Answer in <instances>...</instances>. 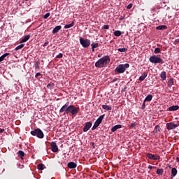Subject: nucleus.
<instances>
[{
	"instance_id": "f257e3e1",
	"label": "nucleus",
	"mask_w": 179,
	"mask_h": 179,
	"mask_svg": "<svg viewBox=\"0 0 179 179\" xmlns=\"http://www.w3.org/2000/svg\"><path fill=\"white\" fill-rule=\"evenodd\" d=\"M59 113H64V115L66 114L76 115L79 113V108L76 107L74 105L69 106V102H67L60 108Z\"/></svg>"
},
{
	"instance_id": "f03ea898",
	"label": "nucleus",
	"mask_w": 179,
	"mask_h": 179,
	"mask_svg": "<svg viewBox=\"0 0 179 179\" xmlns=\"http://www.w3.org/2000/svg\"><path fill=\"white\" fill-rule=\"evenodd\" d=\"M110 56L106 55L99 59L96 63V68H106L110 64Z\"/></svg>"
},
{
	"instance_id": "7ed1b4c3",
	"label": "nucleus",
	"mask_w": 179,
	"mask_h": 179,
	"mask_svg": "<svg viewBox=\"0 0 179 179\" xmlns=\"http://www.w3.org/2000/svg\"><path fill=\"white\" fill-rule=\"evenodd\" d=\"M128 68H129V64L128 63L120 64L115 69L114 72L115 75H118V73H124Z\"/></svg>"
},
{
	"instance_id": "20e7f679",
	"label": "nucleus",
	"mask_w": 179,
	"mask_h": 179,
	"mask_svg": "<svg viewBox=\"0 0 179 179\" xmlns=\"http://www.w3.org/2000/svg\"><path fill=\"white\" fill-rule=\"evenodd\" d=\"M31 135L33 136H37L39 139H43V138H44V133H43V131L38 128L31 131Z\"/></svg>"
},
{
	"instance_id": "39448f33",
	"label": "nucleus",
	"mask_w": 179,
	"mask_h": 179,
	"mask_svg": "<svg viewBox=\"0 0 179 179\" xmlns=\"http://www.w3.org/2000/svg\"><path fill=\"white\" fill-rule=\"evenodd\" d=\"M80 44L83 47V48H87L90 46V40L85 39L83 38H80Z\"/></svg>"
},
{
	"instance_id": "423d86ee",
	"label": "nucleus",
	"mask_w": 179,
	"mask_h": 179,
	"mask_svg": "<svg viewBox=\"0 0 179 179\" xmlns=\"http://www.w3.org/2000/svg\"><path fill=\"white\" fill-rule=\"evenodd\" d=\"M50 149L52 150V152H53L54 153H57V152H58L59 150L58 149V145H57V143L52 141L50 143Z\"/></svg>"
},
{
	"instance_id": "0eeeda50",
	"label": "nucleus",
	"mask_w": 179,
	"mask_h": 179,
	"mask_svg": "<svg viewBox=\"0 0 179 179\" xmlns=\"http://www.w3.org/2000/svg\"><path fill=\"white\" fill-rule=\"evenodd\" d=\"M178 127V124H174V122H169L166 124V129L169 131H171V129H174Z\"/></svg>"
},
{
	"instance_id": "6e6552de",
	"label": "nucleus",
	"mask_w": 179,
	"mask_h": 179,
	"mask_svg": "<svg viewBox=\"0 0 179 179\" xmlns=\"http://www.w3.org/2000/svg\"><path fill=\"white\" fill-rule=\"evenodd\" d=\"M92 125H93V123H92V122H86L83 127V132H87V131H89V129L92 128Z\"/></svg>"
},
{
	"instance_id": "1a4fd4ad",
	"label": "nucleus",
	"mask_w": 179,
	"mask_h": 179,
	"mask_svg": "<svg viewBox=\"0 0 179 179\" xmlns=\"http://www.w3.org/2000/svg\"><path fill=\"white\" fill-rule=\"evenodd\" d=\"M104 117H106V114H103L99 117V118L95 121L94 124L98 127L103 122V120H104Z\"/></svg>"
},
{
	"instance_id": "9d476101",
	"label": "nucleus",
	"mask_w": 179,
	"mask_h": 179,
	"mask_svg": "<svg viewBox=\"0 0 179 179\" xmlns=\"http://www.w3.org/2000/svg\"><path fill=\"white\" fill-rule=\"evenodd\" d=\"M150 62L152 64H157V56L153 55L149 58Z\"/></svg>"
},
{
	"instance_id": "9b49d317",
	"label": "nucleus",
	"mask_w": 179,
	"mask_h": 179,
	"mask_svg": "<svg viewBox=\"0 0 179 179\" xmlns=\"http://www.w3.org/2000/svg\"><path fill=\"white\" fill-rule=\"evenodd\" d=\"M67 167H69V169H76V167H78V164L73 162H71L67 164Z\"/></svg>"
},
{
	"instance_id": "f8f14e48",
	"label": "nucleus",
	"mask_w": 179,
	"mask_h": 179,
	"mask_svg": "<svg viewBox=\"0 0 179 179\" xmlns=\"http://www.w3.org/2000/svg\"><path fill=\"white\" fill-rule=\"evenodd\" d=\"M61 29H62V27L61 25L55 27L52 30V34H56V33H58V31H59Z\"/></svg>"
},
{
	"instance_id": "ddd939ff",
	"label": "nucleus",
	"mask_w": 179,
	"mask_h": 179,
	"mask_svg": "<svg viewBox=\"0 0 179 179\" xmlns=\"http://www.w3.org/2000/svg\"><path fill=\"white\" fill-rule=\"evenodd\" d=\"M147 157H148V159H150L151 160H157V156H156V155L148 153L147 155Z\"/></svg>"
},
{
	"instance_id": "4468645a",
	"label": "nucleus",
	"mask_w": 179,
	"mask_h": 179,
	"mask_svg": "<svg viewBox=\"0 0 179 179\" xmlns=\"http://www.w3.org/2000/svg\"><path fill=\"white\" fill-rule=\"evenodd\" d=\"M148 77V73L144 72L140 77H139V80L140 82H143L145 79Z\"/></svg>"
},
{
	"instance_id": "2eb2a0df",
	"label": "nucleus",
	"mask_w": 179,
	"mask_h": 179,
	"mask_svg": "<svg viewBox=\"0 0 179 179\" xmlns=\"http://www.w3.org/2000/svg\"><path fill=\"white\" fill-rule=\"evenodd\" d=\"M120 128H122V126L121 124L115 125L114 127H113L111 128V131L115 132V131H117V129H120Z\"/></svg>"
},
{
	"instance_id": "dca6fc26",
	"label": "nucleus",
	"mask_w": 179,
	"mask_h": 179,
	"mask_svg": "<svg viewBox=\"0 0 179 179\" xmlns=\"http://www.w3.org/2000/svg\"><path fill=\"white\" fill-rule=\"evenodd\" d=\"M178 110H179L178 105H175L174 106H171L169 108V111H176Z\"/></svg>"
},
{
	"instance_id": "f3484780",
	"label": "nucleus",
	"mask_w": 179,
	"mask_h": 179,
	"mask_svg": "<svg viewBox=\"0 0 179 179\" xmlns=\"http://www.w3.org/2000/svg\"><path fill=\"white\" fill-rule=\"evenodd\" d=\"M160 78L162 79V80H166V71H162L161 72Z\"/></svg>"
},
{
	"instance_id": "a211bd4d",
	"label": "nucleus",
	"mask_w": 179,
	"mask_h": 179,
	"mask_svg": "<svg viewBox=\"0 0 179 179\" xmlns=\"http://www.w3.org/2000/svg\"><path fill=\"white\" fill-rule=\"evenodd\" d=\"M102 108L103 110H106L107 111H111V110H112L111 106H110L108 105H103L102 106Z\"/></svg>"
},
{
	"instance_id": "6ab92c4d",
	"label": "nucleus",
	"mask_w": 179,
	"mask_h": 179,
	"mask_svg": "<svg viewBox=\"0 0 179 179\" xmlns=\"http://www.w3.org/2000/svg\"><path fill=\"white\" fill-rule=\"evenodd\" d=\"M75 26V22H72L71 24H66L64 26V29H71V27H73Z\"/></svg>"
},
{
	"instance_id": "aec40b11",
	"label": "nucleus",
	"mask_w": 179,
	"mask_h": 179,
	"mask_svg": "<svg viewBox=\"0 0 179 179\" xmlns=\"http://www.w3.org/2000/svg\"><path fill=\"white\" fill-rule=\"evenodd\" d=\"M30 38V35L25 36L20 41V43H26Z\"/></svg>"
},
{
	"instance_id": "412c9836",
	"label": "nucleus",
	"mask_w": 179,
	"mask_h": 179,
	"mask_svg": "<svg viewBox=\"0 0 179 179\" xmlns=\"http://www.w3.org/2000/svg\"><path fill=\"white\" fill-rule=\"evenodd\" d=\"M54 86H55V84L52 82H50L49 84L47 85L48 89H50V90L52 89H54Z\"/></svg>"
},
{
	"instance_id": "4be33fe9",
	"label": "nucleus",
	"mask_w": 179,
	"mask_h": 179,
	"mask_svg": "<svg viewBox=\"0 0 179 179\" xmlns=\"http://www.w3.org/2000/svg\"><path fill=\"white\" fill-rule=\"evenodd\" d=\"M38 170L43 171L44 169H45V166L43 164H39L37 165Z\"/></svg>"
},
{
	"instance_id": "5701e85b",
	"label": "nucleus",
	"mask_w": 179,
	"mask_h": 179,
	"mask_svg": "<svg viewBox=\"0 0 179 179\" xmlns=\"http://www.w3.org/2000/svg\"><path fill=\"white\" fill-rule=\"evenodd\" d=\"M173 83H174V80L173 78H170L168 80L167 85H168L169 87H172Z\"/></svg>"
},
{
	"instance_id": "b1692460",
	"label": "nucleus",
	"mask_w": 179,
	"mask_h": 179,
	"mask_svg": "<svg viewBox=\"0 0 179 179\" xmlns=\"http://www.w3.org/2000/svg\"><path fill=\"white\" fill-rule=\"evenodd\" d=\"M168 29V27L167 26H165V24H163L162 26H158L157 27V29L158 30H166Z\"/></svg>"
},
{
	"instance_id": "393cba45",
	"label": "nucleus",
	"mask_w": 179,
	"mask_h": 179,
	"mask_svg": "<svg viewBox=\"0 0 179 179\" xmlns=\"http://www.w3.org/2000/svg\"><path fill=\"white\" fill-rule=\"evenodd\" d=\"M91 47H92V50L93 51V52H94V48H97V47H99V43H92L91 44Z\"/></svg>"
},
{
	"instance_id": "a878e982",
	"label": "nucleus",
	"mask_w": 179,
	"mask_h": 179,
	"mask_svg": "<svg viewBox=\"0 0 179 179\" xmlns=\"http://www.w3.org/2000/svg\"><path fill=\"white\" fill-rule=\"evenodd\" d=\"M9 53H5L4 55H3L2 56L0 57V62H2V61H3L5 59V58H6V57H8V55H9Z\"/></svg>"
},
{
	"instance_id": "bb28decb",
	"label": "nucleus",
	"mask_w": 179,
	"mask_h": 179,
	"mask_svg": "<svg viewBox=\"0 0 179 179\" xmlns=\"http://www.w3.org/2000/svg\"><path fill=\"white\" fill-rule=\"evenodd\" d=\"M152 98H153V96H152V94H149V95H148V96L145 97L144 101H152Z\"/></svg>"
},
{
	"instance_id": "cd10ccee",
	"label": "nucleus",
	"mask_w": 179,
	"mask_h": 179,
	"mask_svg": "<svg viewBox=\"0 0 179 179\" xmlns=\"http://www.w3.org/2000/svg\"><path fill=\"white\" fill-rule=\"evenodd\" d=\"M36 71H40V62H36L34 64Z\"/></svg>"
},
{
	"instance_id": "c85d7f7f",
	"label": "nucleus",
	"mask_w": 179,
	"mask_h": 179,
	"mask_svg": "<svg viewBox=\"0 0 179 179\" xmlns=\"http://www.w3.org/2000/svg\"><path fill=\"white\" fill-rule=\"evenodd\" d=\"M113 34H114V36H115L116 37H120V36H121V34H122L121 31L117 30V31H115L113 33Z\"/></svg>"
},
{
	"instance_id": "c756f323",
	"label": "nucleus",
	"mask_w": 179,
	"mask_h": 179,
	"mask_svg": "<svg viewBox=\"0 0 179 179\" xmlns=\"http://www.w3.org/2000/svg\"><path fill=\"white\" fill-rule=\"evenodd\" d=\"M177 173H178L177 169H176V168H173V169H171V175H172L173 176H176Z\"/></svg>"
},
{
	"instance_id": "7c9ffc66",
	"label": "nucleus",
	"mask_w": 179,
	"mask_h": 179,
	"mask_svg": "<svg viewBox=\"0 0 179 179\" xmlns=\"http://www.w3.org/2000/svg\"><path fill=\"white\" fill-rule=\"evenodd\" d=\"M23 47H24V44L19 45L18 46H17V47L15 48V51H19V50H22V48H23Z\"/></svg>"
},
{
	"instance_id": "2f4dec72",
	"label": "nucleus",
	"mask_w": 179,
	"mask_h": 179,
	"mask_svg": "<svg viewBox=\"0 0 179 179\" xmlns=\"http://www.w3.org/2000/svg\"><path fill=\"white\" fill-rule=\"evenodd\" d=\"M117 51H119L120 52H126V51H128V49L126 48H118Z\"/></svg>"
},
{
	"instance_id": "473e14b6",
	"label": "nucleus",
	"mask_w": 179,
	"mask_h": 179,
	"mask_svg": "<svg viewBox=\"0 0 179 179\" xmlns=\"http://www.w3.org/2000/svg\"><path fill=\"white\" fill-rule=\"evenodd\" d=\"M18 156H20L21 157V159L22 157H24V152H23L22 150H19L18 151Z\"/></svg>"
},
{
	"instance_id": "72a5a7b5",
	"label": "nucleus",
	"mask_w": 179,
	"mask_h": 179,
	"mask_svg": "<svg viewBox=\"0 0 179 179\" xmlns=\"http://www.w3.org/2000/svg\"><path fill=\"white\" fill-rule=\"evenodd\" d=\"M157 63L158 64H164V62L163 59H162L160 57H157Z\"/></svg>"
},
{
	"instance_id": "f704fd0d",
	"label": "nucleus",
	"mask_w": 179,
	"mask_h": 179,
	"mask_svg": "<svg viewBox=\"0 0 179 179\" xmlns=\"http://www.w3.org/2000/svg\"><path fill=\"white\" fill-rule=\"evenodd\" d=\"M50 15H51L50 13H47L43 15V19H48V17H50Z\"/></svg>"
},
{
	"instance_id": "c9c22d12",
	"label": "nucleus",
	"mask_w": 179,
	"mask_h": 179,
	"mask_svg": "<svg viewBox=\"0 0 179 179\" xmlns=\"http://www.w3.org/2000/svg\"><path fill=\"white\" fill-rule=\"evenodd\" d=\"M164 172V169H157V174L158 175H162Z\"/></svg>"
},
{
	"instance_id": "e433bc0d",
	"label": "nucleus",
	"mask_w": 179,
	"mask_h": 179,
	"mask_svg": "<svg viewBox=\"0 0 179 179\" xmlns=\"http://www.w3.org/2000/svg\"><path fill=\"white\" fill-rule=\"evenodd\" d=\"M102 29H106V30H108L110 29V26L105 24L102 27Z\"/></svg>"
},
{
	"instance_id": "4c0bfd02",
	"label": "nucleus",
	"mask_w": 179,
	"mask_h": 179,
	"mask_svg": "<svg viewBox=\"0 0 179 179\" xmlns=\"http://www.w3.org/2000/svg\"><path fill=\"white\" fill-rule=\"evenodd\" d=\"M98 127H99L98 125L94 124V125H93V127H92V131H94V129H96L98 128Z\"/></svg>"
},
{
	"instance_id": "58836bf2",
	"label": "nucleus",
	"mask_w": 179,
	"mask_h": 179,
	"mask_svg": "<svg viewBox=\"0 0 179 179\" xmlns=\"http://www.w3.org/2000/svg\"><path fill=\"white\" fill-rule=\"evenodd\" d=\"M145 103H146V101H144L142 106H141V110H145V107H146V105L145 104Z\"/></svg>"
},
{
	"instance_id": "ea45409f",
	"label": "nucleus",
	"mask_w": 179,
	"mask_h": 179,
	"mask_svg": "<svg viewBox=\"0 0 179 179\" xmlns=\"http://www.w3.org/2000/svg\"><path fill=\"white\" fill-rule=\"evenodd\" d=\"M64 57V55L62 53H59L56 58H62Z\"/></svg>"
},
{
	"instance_id": "a19ab883",
	"label": "nucleus",
	"mask_w": 179,
	"mask_h": 179,
	"mask_svg": "<svg viewBox=\"0 0 179 179\" xmlns=\"http://www.w3.org/2000/svg\"><path fill=\"white\" fill-rule=\"evenodd\" d=\"M136 127V123H132L130 124V128H135Z\"/></svg>"
},
{
	"instance_id": "79ce46f5",
	"label": "nucleus",
	"mask_w": 179,
	"mask_h": 179,
	"mask_svg": "<svg viewBox=\"0 0 179 179\" xmlns=\"http://www.w3.org/2000/svg\"><path fill=\"white\" fill-rule=\"evenodd\" d=\"M132 3H129L127 6V9H131L132 8Z\"/></svg>"
},
{
	"instance_id": "37998d69",
	"label": "nucleus",
	"mask_w": 179,
	"mask_h": 179,
	"mask_svg": "<svg viewBox=\"0 0 179 179\" xmlns=\"http://www.w3.org/2000/svg\"><path fill=\"white\" fill-rule=\"evenodd\" d=\"M38 76H41V73H37L36 75H35V78L37 79V78H38Z\"/></svg>"
},
{
	"instance_id": "c03bdc74",
	"label": "nucleus",
	"mask_w": 179,
	"mask_h": 179,
	"mask_svg": "<svg viewBox=\"0 0 179 179\" xmlns=\"http://www.w3.org/2000/svg\"><path fill=\"white\" fill-rule=\"evenodd\" d=\"M48 44H49L48 41H46L44 43V44H43V47H47V45H48Z\"/></svg>"
},
{
	"instance_id": "a18cd8bd",
	"label": "nucleus",
	"mask_w": 179,
	"mask_h": 179,
	"mask_svg": "<svg viewBox=\"0 0 179 179\" xmlns=\"http://www.w3.org/2000/svg\"><path fill=\"white\" fill-rule=\"evenodd\" d=\"M148 169H150V170H152V169H156V166H148Z\"/></svg>"
},
{
	"instance_id": "49530a36",
	"label": "nucleus",
	"mask_w": 179,
	"mask_h": 179,
	"mask_svg": "<svg viewBox=\"0 0 179 179\" xmlns=\"http://www.w3.org/2000/svg\"><path fill=\"white\" fill-rule=\"evenodd\" d=\"M2 132H5V129L0 128V134H2Z\"/></svg>"
},
{
	"instance_id": "de8ad7c7",
	"label": "nucleus",
	"mask_w": 179,
	"mask_h": 179,
	"mask_svg": "<svg viewBox=\"0 0 179 179\" xmlns=\"http://www.w3.org/2000/svg\"><path fill=\"white\" fill-rule=\"evenodd\" d=\"M160 52H161V48H157V54H159Z\"/></svg>"
},
{
	"instance_id": "09e8293b",
	"label": "nucleus",
	"mask_w": 179,
	"mask_h": 179,
	"mask_svg": "<svg viewBox=\"0 0 179 179\" xmlns=\"http://www.w3.org/2000/svg\"><path fill=\"white\" fill-rule=\"evenodd\" d=\"M124 19H125V17H121L120 18H119V20H124Z\"/></svg>"
},
{
	"instance_id": "8fccbe9b",
	"label": "nucleus",
	"mask_w": 179,
	"mask_h": 179,
	"mask_svg": "<svg viewBox=\"0 0 179 179\" xmlns=\"http://www.w3.org/2000/svg\"><path fill=\"white\" fill-rule=\"evenodd\" d=\"M154 52L155 54H157V48H155Z\"/></svg>"
},
{
	"instance_id": "3c124183",
	"label": "nucleus",
	"mask_w": 179,
	"mask_h": 179,
	"mask_svg": "<svg viewBox=\"0 0 179 179\" xmlns=\"http://www.w3.org/2000/svg\"><path fill=\"white\" fill-rule=\"evenodd\" d=\"M127 90V87H124V89L122 90V92H125Z\"/></svg>"
},
{
	"instance_id": "603ef678",
	"label": "nucleus",
	"mask_w": 179,
	"mask_h": 179,
	"mask_svg": "<svg viewBox=\"0 0 179 179\" xmlns=\"http://www.w3.org/2000/svg\"><path fill=\"white\" fill-rule=\"evenodd\" d=\"M155 131L157 132V125L155 127Z\"/></svg>"
},
{
	"instance_id": "864d4df0",
	"label": "nucleus",
	"mask_w": 179,
	"mask_h": 179,
	"mask_svg": "<svg viewBox=\"0 0 179 179\" xmlns=\"http://www.w3.org/2000/svg\"><path fill=\"white\" fill-rule=\"evenodd\" d=\"M176 160L178 162H179V157H177Z\"/></svg>"
},
{
	"instance_id": "5fc2aeb1",
	"label": "nucleus",
	"mask_w": 179,
	"mask_h": 179,
	"mask_svg": "<svg viewBox=\"0 0 179 179\" xmlns=\"http://www.w3.org/2000/svg\"><path fill=\"white\" fill-rule=\"evenodd\" d=\"M160 159V157L159 156H157V160L159 161Z\"/></svg>"
},
{
	"instance_id": "6e6d98bb",
	"label": "nucleus",
	"mask_w": 179,
	"mask_h": 179,
	"mask_svg": "<svg viewBox=\"0 0 179 179\" xmlns=\"http://www.w3.org/2000/svg\"><path fill=\"white\" fill-rule=\"evenodd\" d=\"M93 148H94V143H92Z\"/></svg>"
},
{
	"instance_id": "4d7b16f0",
	"label": "nucleus",
	"mask_w": 179,
	"mask_h": 179,
	"mask_svg": "<svg viewBox=\"0 0 179 179\" xmlns=\"http://www.w3.org/2000/svg\"><path fill=\"white\" fill-rule=\"evenodd\" d=\"M177 125L179 126V121L177 122Z\"/></svg>"
},
{
	"instance_id": "13d9d810",
	"label": "nucleus",
	"mask_w": 179,
	"mask_h": 179,
	"mask_svg": "<svg viewBox=\"0 0 179 179\" xmlns=\"http://www.w3.org/2000/svg\"><path fill=\"white\" fill-rule=\"evenodd\" d=\"M157 128H158V131H159V125L157 126Z\"/></svg>"
},
{
	"instance_id": "bf43d9fd",
	"label": "nucleus",
	"mask_w": 179,
	"mask_h": 179,
	"mask_svg": "<svg viewBox=\"0 0 179 179\" xmlns=\"http://www.w3.org/2000/svg\"><path fill=\"white\" fill-rule=\"evenodd\" d=\"M117 80V78H115V80H113V82H115Z\"/></svg>"
},
{
	"instance_id": "052dcab7",
	"label": "nucleus",
	"mask_w": 179,
	"mask_h": 179,
	"mask_svg": "<svg viewBox=\"0 0 179 179\" xmlns=\"http://www.w3.org/2000/svg\"><path fill=\"white\" fill-rule=\"evenodd\" d=\"M99 58H100V55H98Z\"/></svg>"
},
{
	"instance_id": "680f3d73",
	"label": "nucleus",
	"mask_w": 179,
	"mask_h": 179,
	"mask_svg": "<svg viewBox=\"0 0 179 179\" xmlns=\"http://www.w3.org/2000/svg\"><path fill=\"white\" fill-rule=\"evenodd\" d=\"M86 1H89V0H86Z\"/></svg>"
}]
</instances>
